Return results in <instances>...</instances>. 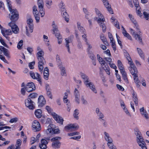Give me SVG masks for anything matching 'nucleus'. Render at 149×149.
<instances>
[{
    "instance_id": "nucleus-24",
    "label": "nucleus",
    "mask_w": 149,
    "mask_h": 149,
    "mask_svg": "<svg viewBox=\"0 0 149 149\" xmlns=\"http://www.w3.org/2000/svg\"><path fill=\"white\" fill-rule=\"evenodd\" d=\"M35 115L38 118H40L42 116V111L41 110L38 109L36 110L34 112Z\"/></svg>"
},
{
    "instance_id": "nucleus-15",
    "label": "nucleus",
    "mask_w": 149,
    "mask_h": 149,
    "mask_svg": "<svg viewBox=\"0 0 149 149\" xmlns=\"http://www.w3.org/2000/svg\"><path fill=\"white\" fill-rule=\"evenodd\" d=\"M32 127L33 130L35 132L39 131L41 129L40 124L37 120H35L32 123Z\"/></svg>"
},
{
    "instance_id": "nucleus-60",
    "label": "nucleus",
    "mask_w": 149,
    "mask_h": 149,
    "mask_svg": "<svg viewBox=\"0 0 149 149\" xmlns=\"http://www.w3.org/2000/svg\"><path fill=\"white\" fill-rule=\"evenodd\" d=\"M116 35L118 44L121 47L122 46V42L119 40L120 38V37L117 34V33L116 34Z\"/></svg>"
},
{
    "instance_id": "nucleus-11",
    "label": "nucleus",
    "mask_w": 149,
    "mask_h": 149,
    "mask_svg": "<svg viewBox=\"0 0 149 149\" xmlns=\"http://www.w3.org/2000/svg\"><path fill=\"white\" fill-rule=\"evenodd\" d=\"M86 86L90 88L95 93H97V91L95 88V86L93 83L90 81H87L85 82L84 84Z\"/></svg>"
},
{
    "instance_id": "nucleus-28",
    "label": "nucleus",
    "mask_w": 149,
    "mask_h": 149,
    "mask_svg": "<svg viewBox=\"0 0 149 149\" xmlns=\"http://www.w3.org/2000/svg\"><path fill=\"white\" fill-rule=\"evenodd\" d=\"M1 32L3 36L10 35L12 34V31L10 29H6L4 31L2 30Z\"/></svg>"
},
{
    "instance_id": "nucleus-46",
    "label": "nucleus",
    "mask_w": 149,
    "mask_h": 149,
    "mask_svg": "<svg viewBox=\"0 0 149 149\" xmlns=\"http://www.w3.org/2000/svg\"><path fill=\"white\" fill-rule=\"evenodd\" d=\"M52 3L51 0H46V5L48 8H50V6L52 5Z\"/></svg>"
},
{
    "instance_id": "nucleus-21",
    "label": "nucleus",
    "mask_w": 149,
    "mask_h": 149,
    "mask_svg": "<svg viewBox=\"0 0 149 149\" xmlns=\"http://www.w3.org/2000/svg\"><path fill=\"white\" fill-rule=\"evenodd\" d=\"M74 94L75 97V101L78 104H79L80 103L79 99L80 94L77 88H75V89Z\"/></svg>"
},
{
    "instance_id": "nucleus-23",
    "label": "nucleus",
    "mask_w": 149,
    "mask_h": 149,
    "mask_svg": "<svg viewBox=\"0 0 149 149\" xmlns=\"http://www.w3.org/2000/svg\"><path fill=\"white\" fill-rule=\"evenodd\" d=\"M104 138L106 141L109 142L113 141L112 138L110 136L109 134L106 132H104Z\"/></svg>"
},
{
    "instance_id": "nucleus-16",
    "label": "nucleus",
    "mask_w": 149,
    "mask_h": 149,
    "mask_svg": "<svg viewBox=\"0 0 149 149\" xmlns=\"http://www.w3.org/2000/svg\"><path fill=\"white\" fill-rule=\"evenodd\" d=\"M130 67H129V69L130 72L133 76H136L138 72L136 68L132 63H130Z\"/></svg>"
},
{
    "instance_id": "nucleus-39",
    "label": "nucleus",
    "mask_w": 149,
    "mask_h": 149,
    "mask_svg": "<svg viewBox=\"0 0 149 149\" xmlns=\"http://www.w3.org/2000/svg\"><path fill=\"white\" fill-rule=\"evenodd\" d=\"M134 36L136 40L139 41L141 42H142L141 36L140 34L139 35L138 34H134Z\"/></svg>"
},
{
    "instance_id": "nucleus-41",
    "label": "nucleus",
    "mask_w": 149,
    "mask_h": 149,
    "mask_svg": "<svg viewBox=\"0 0 149 149\" xmlns=\"http://www.w3.org/2000/svg\"><path fill=\"white\" fill-rule=\"evenodd\" d=\"M36 79L37 80V81H38L40 85H42V82L40 75L38 73H36Z\"/></svg>"
},
{
    "instance_id": "nucleus-31",
    "label": "nucleus",
    "mask_w": 149,
    "mask_h": 149,
    "mask_svg": "<svg viewBox=\"0 0 149 149\" xmlns=\"http://www.w3.org/2000/svg\"><path fill=\"white\" fill-rule=\"evenodd\" d=\"M120 72L122 74L124 80L126 81H128V79L127 77V75L126 72L125 71V70H122L120 71Z\"/></svg>"
},
{
    "instance_id": "nucleus-51",
    "label": "nucleus",
    "mask_w": 149,
    "mask_h": 149,
    "mask_svg": "<svg viewBox=\"0 0 149 149\" xmlns=\"http://www.w3.org/2000/svg\"><path fill=\"white\" fill-rule=\"evenodd\" d=\"M0 42L1 44L4 47L7 48H9L8 46L4 40L1 37H0Z\"/></svg>"
},
{
    "instance_id": "nucleus-47",
    "label": "nucleus",
    "mask_w": 149,
    "mask_h": 149,
    "mask_svg": "<svg viewBox=\"0 0 149 149\" xmlns=\"http://www.w3.org/2000/svg\"><path fill=\"white\" fill-rule=\"evenodd\" d=\"M4 55L8 58H10V56L9 55V52L8 51V50L6 49H5L3 51Z\"/></svg>"
},
{
    "instance_id": "nucleus-22",
    "label": "nucleus",
    "mask_w": 149,
    "mask_h": 149,
    "mask_svg": "<svg viewBox=\"0 0 149 149\" xmlns=\"http://www.w3.org/2000/svg\"><path fill=\"white\" fill-rule=\"evenodd\" d=\"M65 46L67 48L68 51L69 53L71 54V52L70 50L69 43L72 42V41L70 37H69L68 38L65 39Z\"/></svg>"
},
{
    "instance_id": "nucleus-34",
    "label": "nucleus",
    "mask_w": 149,
    "mask_h": 149,
    "mask_svg": "<svg viewBox=\"0 0 149 149\" xmlns=\"http://www.w3.org/2000/svg\"><path fill=\"white\" fill-rule=\"evenodd\" d=\"M95 10L96 15L98 16L99 18H102V17H104L103 15L101 13L100 11L97 8H95Z\"/></svg>"
},
{
    "instance_id": "nucleus-26",
    "label": "nucleus",
    "mask_w": 149,
    "mask_h": 149,
    "mask_svg": "<svg viewBox=\"0 0 149 149\" xmlns=\"http://www.w3.org/2000/svg\"><path fill=\"white\" fill-rule=\"evenodd\" d=\"M140 111L141 114L146 119L148 118V113L146 110H144V107H142L140 109Z\"/></svg>"
},
{
    "instance_id": "nucleus-1",
    "label": "nucleus",
    "mask_w": 149,
    "mask_h": 149,
    "mask_svg": "<svg viewBox=\"0 0 149 149\" xmlns=\"http://www.w3.org/2000/svg\"><path fill=\"white\" fill-rule=\"evenodd\" d=\"M7 2L9 10L10 12L9 16L10 19L11 21V22H14L18 19L19 14L18 12L16 9H12V6L11 4L10 3V1L9 0H7Z\"/></svg>"
},
{
    "instance_id": "nucleus-3",
    "label": "nucleus",
    "mask_w": 149,
    "mask_h": 149,
    "mask_svg": "<svg viewBox=\"0 0 149 149\" xmlns=\"http://www.w3.org/2000/svg\"><path fill=\"white\" fill-rule=\"evenodd\" d=\"M33 20L31 19L30 18L27 19V23L28 25V27L26 26V34L28 36H30V35L29 33V31L31 33H32L33 32Z\"/></svg>"
},
{
    "instance_id": "nucleus-64",
    "label": "nucleus",
    "mask_w": 149,
    "mask_h": 149,
    "mask_svg": "<svg viewBox=\"0 0 149 149\" xmlns=\"http://www.w3.org/2000/svg\"><path fill=\"white\" fill-rule=\"evenodd\" d=\"M83 11L85 15H89L90 14V13L88 11L87 9L86 8H83Z\"/></svg>"
},
{
    "instance_id": "nucleus-13",
    "label": "nucleus",
    "mask_w": 149,
    "mask_h": 149,
    "mask_svg": "<svg viewBox=\"0 0 149 149\" xmlns=\"http://www.w3.org/2000/svg\"><path fill=\"white\" fill-rule=\"evenodd\" d=\"M97 21L100 27L102 28L103 32H105L106 30V27L105 24L104 23L105 21V19L104 17L102 18H99Z\"/></svg>"
},
{
    "instance_id": "nucleus-2",
    "label": "nucleus",
    "mask_w": 149,
    "mask_h": 149,
    "mask_svg": "<svg viewBox=\"0 0 149 149\" xmlns=\"http://www.w3.org/2000/svg\"><path fill=\"white\" fill-rule=\"evenodd\" d=\"M135 134L136 136V142L140 147L144 146L146 144L144 140L141 136V134L138 129L137 128L134 129Z\"/></svg>"
},
{
    "instance_id": "nucleus-7",
    "label": "nucleus",
    "mask_w": 149,
    "mask_h": 149,
    "mask_svg": "<svg viewBox=\"0 0 149 149\" xmlns=\"http://www.w3.org/2000/svg\"><path fill=\"white\" fill-rule=\"evenodd\" d=\"M26 106L29 109L33 110L35 108V106L33 104L34 102L30 99V98H28L25 101Z\"/></svg>"
},
{
    "instance_id": "nucleus-49",
    "label": "nucleus",
    "mask_w": 149,
    "mask_h": 149,
    "mask_svg": "<svg viewBox=\"0 0 149 149\" xmlns=\"http://www.w3.org/2000/svg\"><path fill=\"white\" fill-rule=\"evenodd\" d=\"M23 41L22 40H20L18 43L17 45V47L19 49H21L23 45Z\"/></svg>"
},
{
    "instance_id": "nucleus-36",
    "label": "nucleus",
    "mask_w": 149,
    "mask_h": 149,
    "mask_svg": "<svg viewBox=\"0 0 149 149\" xmlns=\"http://www.w3.org/2000/svg\"><path fill=\"white\" fill-rule=\"evenodd\" d=\"M38 61V63L45 64V61L43 56L37 58Z\"/></svg>"
},
{
    "instance_id": "nucleus-63",
    "label": "nucleus",
    "mask_w": 149,
    "mask_h": 149,
    "mask_svg": "<svg viewBox=\"0 0 149 149\" xmlns=\"http://www.w3.org/2000/svg\"><path fill=\"white\" fill-rule=\"evenodd\" d=\"M105 67L106 68V69H104L105 70V71L107 72V73L108 74H110V69L109 68V66H108V65L106 64V65H105Z\"/></svg>"
},
{
    "instance_id": "nucleus-42",
    "label": "nucleus",
    "mask_w": 149,
    "mask_h": 149,
    "mask_svg": "<svg viewBox=\"0 0 149 149\" xmlns=\"http://www.w3.org/2000/svg\"><path fill=\"white\" fill-rule=\"evenodd\" d=\"M123 34L124 36L130 40H132V37L130 35L127 33L126 30H124V31L123 32Z\"/></svg>"
},
{
    "instance_id": "nucleus-62",
    "label": "nucleus",
    "mask_w": 149,
    "mask_h": 149,
    "mask_svg": "<svg viewBox=\"0 0 149 149\" xmlns=\"http://www.w3.org/2000/svg\"><path fill=\"white\" fill-rule=\"evenodd\" d=\"M81 100L83 104L84 105H87L88 104V103L87 101L84 99V98L83 96L82 97Z\"/></svg>"
},
{
    "instance_id": "nucleus-61",
    "label": "nucleus",
    "mask_w": 149,
    "mask_h": 149,
    "mask_svg": "<svg viewBox=\"0 0 149 149\" xmlns=\"http://www.w3.org/2000/svg\"><path fill=\"white\" fill-rule=\"evenodd\" d=\"M26 87H23L21 88V94L23 95H25L26 93Z\"/></svg>"
},
{
    "instance_id": "nucleus-18",
    "label": "nucleus",
    "mask_w": 149,
    "mask_h": 149,
    "mask_svg": "<svg viewBox=\"0 0 149 149\" xmlns=\"http://www.w3.org/2000/svg\"><path fill=\"white\" fill-rule=\"evenodd\" d=\"M45 88L46 91V94L51 99L52 98V95L51 92V89L49 85L48 84H46Z\"/></svg>"
},
{
    "instance_id": "nucleus-14",
    "label": "nucleus",
    "mask_w": 149,
    "mask_h": 149,
    "mask_svg": "<svg viewBox=\"0 0 149 149\" xmlns=\"http://www.w3.org/2000/svg\"><path fill=\"white\" fill-rule=\"evenodd\" d=\"M38 104L39 107H43L46 104V101L42 95H40L38 99Z\"/></svg>"
},
{
    "instance_id": "nucleus-19",
    "label": "nucleus",
    "mask_w": 149,
    "mask_h": 149,
    "mask_svg": "<svg viewBox=\"0 0 149 149\" xmlns=\"http://www.w3.org/2000/svg\"><path fill=\"white\" fill-rule=\"evenodd\" d=\"M41 144L39 145L41 149H46L47 148V145L48 143V142L45 139H42L41 140Z\"/></svg>"
},
{
    "instance_id": "nucleus-17",
    "label": "nucleus",
    "mask_w": 149,
    "mask_h": 149,
    "mask_svg": "<svg viewBox=\"0 0 149 149\" xmlns=\"http://www.w3.org/2000/svg\"><path fill=\"white\" fill-rule=\"evenodd\" d=\"M103 2V4L107 8L109 12L111 14H113V11L111 8V5L109 3L108 0H106Z\"/></svg>"
},
{
    "instance_id": "nucleus-33",
    "label": "nucleus",
    "mask_w": 149,
    "mask_h": 149,
    "mask_svg": "<svg viewBox=\"0 0 149 149\" xmlns=\"http://www.w3.org/2000/svg\"><path fill=\"white\" fill-rule=\"evenodd\" d=\"M33 15L36 21V22L37 23L39 22L40 17L39 12H36V13H34Z\"/></svg>"
},
{
    "instance_id": "nucleus-5",
    "label": "nucleus",
    "mask_w": 149,
    "mask_h": 149,
    "mask_svg": "<svg viewBox=\"0 0 149 149\" xmlns=\"http://www.w3.org/2000/svg\"><path fill=\"white\" fill-rule=\"evenodd\" d=\"M54 125L52 124H50L48 127V129L46 131L47 134H58L60 133V130L59 129H54Z\"/></svg>"
},
{
    "instance_id": "nucleus-29",
    "label": "nucleus",
    "mask_w": 149,
    "mask_h": 149,
    "mask_svg": "<svg viewBox=\"0 0 149 149\" xmlns=\"http://www.w3.org/2000/svg\"><path fill=\"white\" fill-rule=\"evenodd\" d=\"M77 27L79 31L82 33H84L85 32V30L84 28L81 25L80 23L79 22L77 23Z\"/></svg>"
},
{
    "instance_id": "nucleus-56",
    "label": "nucleus",
    "mask_w": 149,
    "mask_h": 149,
    "mask_svg": "<svg viewBox=\"0 0 149 149\" xmlns=\"http://www.w3.org/2000/svg\"><path fill=\"white\" fill-rule=\"evenodd\" d=\"M30 74L31 77L33 79H36V76H35L36 74L32 71H31L30 72Z\"/></svg>"
},
{
    "instance_id": "nucleus-54",
    "label": "nucleus",
    "mask_w": 149,
    "mask_h": 149,
    "mask_svg": "<svg viewBox=\"0 0 149 149\" xmlns=\"http://www.w3.org/2000/svg\"><path fill=\"white\" fill-rule=\"evenodd\" d=\"M44 64H42L38 63V66L39 68V70L40 72H42L43 69V65Z\"/></svg>"
},
{
    "instance_id": "nucleus-57",
    "label": "nucleus",
    "mask_w": 149,
    "mask_h": 149,
    "mask_svg": "<svg viewBox=\"0 0 149 149\" xmlns=\"http://www.w3.org/2000/svg\"><path fill=\"white\" fill-rule=\"evenodd\" d=\"M143 14L145 17V18L147 20H149V14L146 12H144Z\"/></svg>"
},
{
    "instance_id": "nucleus-48",
    "label": "nucleus",
    "mask_w": 149,
    "mask_h": 149,
    "mask_svg": "<svg viewBox=\"0 0 149 149\" xmlns=\"http://www.w3.org/2000/svg\"><path fill=\"white\" fill-rule=\"evenodd\" d=\"M99 120L102 123V125L104 127H107V123L104 119L103 118Z\"/></svg>"
},
{
    "instance_id": "nucleus-37",
    "label": "nucleus",
    "mask_w": 149,
    "mask_h": 149,
    "mask_svg": "<svg viewBox=\"0 0 149 149\" xmlns=\"http://www.w3.org/2000/svg\"><path fill=\"white\" fill-rule=\"evenodd\" d=\"M138 53L139 54L140 56L142 58H144V54L142 50L139 48H137Z\"/></svg>"
},
{
    "instance_id": "nucleus-20",
    "label": "nucleus",
    "mask_w": 149,
    "mask_h": 149,
    "mask_svg": "<svg viewBox=\"0 0 149 149\" xmlns=\"http://www.w3.org/2000/svg\"><path fill=\"white\" fill-rule=\"evenodd\" d=\"M61 13L62 16L65 19V20L67 22H69V16L66 12V9L65 10L61 11Z\"/></svg>"
},
{
    "instance_id": "nucleus-44",
    "label": "nucleus",
    "mask_w": 149,
    "mask_h": 149,
    "mask_svg": "<svg viewBox=\"0 0 149 149\" xmlns=\"http://www.w3.org/2000/svg\"><path fill=\"white\" fill-rule=\"evenodd\" d=\"M60 69L61 70V74L62 76L65 75V74H66V71L65 70V68L64 67L62 66L60 67Z\"/></svg>"
},
{
    "instance_id": "nucleus-59",
    "label": "nucleus",
    "mask_w": 149,
    "mask_h": 149,
    "mask_svg": "<svg viewBox=\"0 0 149 149\" xmlns=\"http://www.w3.org/2000/svg\"><path fill=\"white\" fill-rule=\"evenodd\" d=\"M18 118H17L15 117L11 119L9 121V122L10 123H16L18 120Z\"/></svg>"
},
{
    "instance_id": "nucleus-50",
    "label": "nucleus",
    "mask_w": 149,
    "mask_h": 149,
    "mask_svg": "<svg viewBox=\"0 0 149 149\" xmlns=\"http://www.w3.org/2000/svg\"><path fill=\"white\" fill-rule=\"evenodd\" d=\"M45 109L48 113H52V112L53 111V110L49 106H46L45 107Z\"/></svg>"
},
{
    "instance_id": "nucleus-30",
    "label": "nucleus",
    "mask_w": 149,
    "mask_h": 149,
    "mask_svg": "<svg viewBox=\"0 0 149 149\" xmlns=\"http://www.w3.org/2000/svg\"><path fill=\"white\" fill-rule=\"evenodd\" d=\"M52 31H53V33H54L56 32H57L59 31L58 29L57 26L55 24V23L54 21H53L52 22Z\"/></svg>"
},
{
    "instance_id": "nucleus-25",
    "label": "nucleus",
    "mask_w": 149,
    "mask_h": 149,
    "mask_svg": "<svg viewBox=\"0 0 149 149\" xmlns=\"http://www.w3.org/2000/svg\"><path fill=\"white\" fill-rule=\"evenodd\" d=\"M123 52L124 55L125 57H126V59L128 60L129 63H132V59L130 56L129 54L127 52V51L125 50H123Z\"/></svg>"
},
{
    "instance_id": "nucleus-38",
    "label": "nucleus",
    "mask_w": 149,
    "mask_h": 149,
    "mask_svg": "<svg viewBox=\"0 0 149 149\" xmlns=\"http://www.w3.org/2000/svg\"><path fill=\"white\" fill-rule=\"evenodd\" d=\"M118 66L119 68L120 71L124 70V68L123 67V65L122 64L121 62L119 60L118 61Z\"/></svg>"
},
{
    "instance_id": "nucleus-43",
    "label": "nucleus",
    "mask_w": 149,
    "mask_h": 149,
    "mask_svg": "<svg viewBox=\"0 0 149 149\" xmlns=\"http://www.w3.org/2000/svg\"><path fill=\"white\" fill-rule=\"evenodd\" d=\"M53 34H55L56 37L58 38V40L62 39V36L60 35L59 31L56 32L54 33H53Z\"/></svg>"
},
{
    "instance_id": "nucleus-45",
    "label": "nucleus",
    "mask_w": 149,
    "mask_h": 149,
    "mask_svg": "<svg viewBox=\"0 0 149 149\" xmlns=\"http://www.w3.org/2000/svg\"><path fill=\"white\" fill-rule=\"evenodd\" d=\"M44 55V52L43 51L41 50L38 52L36 54L37 57H40L43 56Z\"/></svg>"
},
{
    "instance_id": "nucleus-53",
    "label": "nucleus",
    "mask_w": 149,
    "mask_h": 149,
    "mask_svg": "<svg viewBox=\"0 0 149 149\" xmlns=\"http://www.w3.org/2000/svg\"><path fill=\"white\" fill-rule=\"evenodd\" d=\"M128 16L130 20L134 24H135L136 23V20L134 19V18L132 16L131 14H129L128 15Z\"/></svg>"
},
{
    "instance_id": "nucleus-10",
    "label": "nucleus",
    "mask_w": 149,
    "mask_h": 149,
    "mask_svg": "<svg viewBox=\"0 0 149 149\" xmlns=\"http://www.w3.org/2000/svg\"><path fill=\"white\" fill-rule=\"evenodd\" d=\"M25 87L26 90L28 92L33 91L36 88L34 84L32 82L28 83Z\"/></svg>"
},
{
    "instance_id": "nucleus-12",
    "label": "nucleus",
    "mask_w": 149,
    "mask_h": 149,
    "mask_svg": "<svg viewBox=\"0 0 149 149\" xmlns=\"http://www.w3.org/2000/svg\"><path fill=\"white\" fill-rule=\"evenodd\" d=\"M79 127L78 125L76 123H74L72 124H71L65 126L64 127V129L66 131L70 130H76L79 128Z\"/></svg>"
},
{
    "instance_id": "nucleus-58",
    "label": "nucleus",
    "mask_w": 149,
    "mask_h": 149,
    "mask_svg": "<svg viewBox=\"0 0 149 149\" xmlns=\"http://www.w3.org/2000/svg\"><path fill=\"white\" fill-rule=\"evenodd\" d=\"M107 145L110 149L114 145L113 143V141L107 142Z\"/></svg>"
},
{
    "instance_id": "nucleus-55",
    "label": "nucleus",
    "mask_w": 149,
    "mask_h": 149,
    "mask_svg": "<svg viewBox=\"0 0 149 149\" xmlns=\"http://www.w3.org/2000/svg\"><path fill=\"white\" fill-rule=\"evenodd\" d=\"M97 116L99 117L98 119L99 120L102 119L104 117V115L102 114L101 112H100L99 113H98L97 114Z\"/></svg>"
},
{
    "instance_id": "nucleus-8",
    "label": "nucleus",
    "mask_w": 149,
    "mask_h": 149,
    "mask_svg": "<svg viewBox=\"0 0 149 149\" xmlns=\"http://www.w3.org/2000/svg\"><path fill=\"white\" fill-rule=\"evenodd\" d=\"M52 115L54 119L57 122L59 123L61 125H63L64 120L63 118L58 115L54 112H53L52 113Z\"/></svg>"
},
{
    "instance_id": "nucleus-32",
    "label": "nucleus",
    "mask_w": 149,
    "mask_h": 149,
    "mask_svg": "<svg viewBox=\"0 0 149 149\" xmlns=\"http://www.w3.org/2000/svg\"><path fill=\"white\" fill-rule=\"evenodd\" d=\"M79 113V110L77 109H75L74 112L73 116L77 120H78L79 118V117L78 116Z\"/></svg>"
},
{
    "instance_id": "nucleus-40",
    "label": "nucleus",
    "mask_w": 149,
    "mask_h": 149,
    "mask_svg": "<svg viewBox=\"0 0 149 149\" xmlns=\"http://www.w3.org/2000/svg\"><path fill=\"white\" fill-rule=\"evenodd\" d=\"M38 94L36 93H31L28 96V98H30V99H33L37 97Z\"/></svg>"
},
{
    "instance_id": "nucleus-4",
    "label": "nucleus",
    "mask_w": 149,
    "mask_h": 149,
    "mask_svg": "<svg viewBox=\"0 0 149 149\" xmlns=\"http://www.w3.org/2000/svg\"><path fill=\"white\" fill-rule=\"evenodd\" d=\"M60 137H55L52 138L51 141L52 142V147L55 149H58L60 147L61 143L58 139H61Z\"/></svg>"
},
{
    "instance_id": "nucleus-6",
    "label": "nucleus",
    "mask_w": 149,
    "mask_h": 149,
    "mask_svg": "<svg viewBox=\"0 0 149 149\" xmlns=\"http://www.w3.org/2000/svg\"><path fill=\"white\" fill-rule=\"evenodd\" d=\"M37 4L39 10L41 17H43L45 14V9L44 8V2L43 0H37Z\"/></svg>"
},
{
    "instance_id": "nucleus-27",
    "label": "nucleus",
    "mask_w": 149,
    "mask_h": 149,
    "mask_svg": "<svg viewBox=\"0 0 149 149\" xmlns=\"http://www.w3.org/2000/svg\"><path fill=\"white\" fill-rule=\"evenodd\" d=\"M80 74L81 78L84 80V84L86 81H89L88 77L84 73L81 72Z\"/></svg>"
},
{
    "instance_id": "nucleus-35",
    "label": "nucleus",
    "mask_w": 149,
    "mask_h": 149,
    "mask_svg": "<svg viewBox=\"0 0 149 149\" xmlns=\"http://www.w3.org/2000/svg\"><path fill=\"white\" fill-rule=\"evenodd\" d=\"M58 6L59 8L60 9L61 11H63L64 10H65L66 9L65 8V6L62 1H61L60 2V3L58 5Z\"/></svg>"
},
{
    "instance_id": "nucleus-9",
    "label": "nucleus",
    "mask_w": 149,
    "mask_h": 149,
    "mask_svg": "<svg viewBox=\"0 0 149 149\" xmlns=\"http://www.w3.org/2000/svg\"><path fill=\"white\" fill-rule=\"evenodd\" d=\"M8 25L11 27L13 33L15 34L19 33V29L17 26L15 24V22H10L8 23Z\"/></svg>"
},
{
    "instance_id": "nucleus-52",
    "label": "nucleus",
    "mask_w": 149,
    "mask_h": 149,
    "mask_svg": "<svg viewBox=\"0 0 149 149\" xmlns=\"http://www.w3.org/2000/svg\"><path fill=\"white\" fill-rule=\"evenodd\" d=\"M35 64V62L33 61L29 63V66L31 69H33L34 68L33 65Z\"/></svg>"
}]
</instances>
